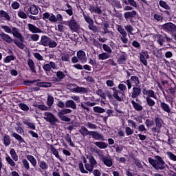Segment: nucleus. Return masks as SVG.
Wrapping results in <instances>:
<instances>
[{
  "mask_svg": "<svg viewBox=\"0 0 176 176\" xmlns=\"http://www.w3.org/2000/svg\"><path fill=\"white\" fill-rule=\"evenodd\" d=\"M87 159L89 160V163L87 162V160H86V158H83V163L85 164V166L82 162L78 164V168L82 174H89V172L92 173L93 170H94V166L96 164H97V161L96 160V158L93 157V155H87Z\"/></svg>",
  "mask_w": 176,
  "mask_h": 176,
  "instance_id": "1",
  "label": "nucleus"
},
{
  "mask_svg": "<svg viewBox=\"0 0 176 176\" xmlns=\"http://www.w3.org/2000/svg\"><path fill=\"white\" fill-rule=\"evenodd\" d=\"M155 159L153 160L152 157H148V163L155 168V170H164V168H168V165L166 164L164 160L162 157L157 155Z\"/></svg>",
  "mask_w": 176,
  "mask_h": 176,
  "instance_id": "2",
  "label": "nucleus"
},
{
  "mask_svg": "<svg viewBox=\"0 0 176 176\" xmlns=\"http://www.w3.org/2000/svg\"><path fill=\"white\" fill-rule=\"evenodd\" d=\"M10 154L11 157L9 155H7L6 157V161L11 167H16V162H14L19 161V155L16 153V150H14V148H11L10 150Z\"/></svg>",
  "mask_w": 176,
  "mask_h": 176,
  "instance_id": "3",
  "label": "nucleus"
},
{
  "mask_svg": "<svg viewBox=\"0 0 176 176\" xmlns=\"http://www.w3.org/2000/svg\"><path fill=\"white\" fill-rule=\"evenodd\" d=\"M40 45L53 49L57 47V42L50 38V37L46 35H43L41 37Z\"/></svg>",
  "mask_w": 176,
  "mask_h": 176,
  "instance_id": "4",
  "label": "nucleus"
},
{
  "mask_svg": "<svg viewBox=\"0 0 176 176\" xmlns=\"http://www.w3.org/2000/svg\"><path fill=\"white\" fill-rule=\"evenodd\" d=\"M122 83H125V85L127 86L128 90H130L133 86V87L140 86V83H141V82H140V78L138 76H132L131 79H128L126 81H122Z\"/></svg>",
  "mask_w": 176,
  "mask_h": 176,
  "instance_id": "5",
  "label": "nucleus"
},
{
  "mask_svg": "<svg viewBox=\"0 0 176 176\" xmlns=\"http://www.w3.org/2000/svg\"><path fill=\"white\" fill-rule=\"evenodd\" d=\"M71 112H72V110L70 109H63L59 111L57 115L58 118H60L63 122H71V118L65 116V115H67V113H71Z\"/></svg>",
  "mask_w": 176,
  "mask_h": 176,
  "instance_id": "6",
  "label": "nucleus"
},
{
  "mask_svg": "<svg viewBox=\"0 0 176 176\" xmlns=\"http://www.w3.org/2000/svg\"><path fill=\"white\" fill-rule=\"evenodd\" d=\"M44 119L46 122H49V123L52 126H54V124L58 122V119H57V118L50 112H45L44 113Z\"/></svg>",
  "mask_w": 176,
  "mask_h": 176,
  "instance_id": "7",
  "label": "nucleus"
},
{
  "mask_svg": "<svg viewBox=\"0 0 176 176\" xmlns=\"http://www.w3.org/2000/svg\"><path fill=\"white\" fill-rule=\"evenodd\" d=\"M99 156H100V160H102L103 164L107 166V167H112L113 166V159L110 156H105L102 153H99Z\"/></svg>",
  "mask_w": 176,
  "mask_h": 176,
  "instance_id": "8",
  "label": "nucleus"
},
{
  "mask_svg": "<svg viewBox=\"0 0 176 176\" xmlns=\"http://www.w3.org/2000/svg\"><path fill=\"white\" fill-rule=\"evenodd\" d=\"M70 91L72 93H79L80 94H85L89 92V89L85 87H78L76 85H72Z\"/></svg>",
  "mask_w": 176,
  "mask_h": 176,
  "instance_id": "9",
  "label": "nucleus"
},
{
  "mask_svg": "<svg viewBox=\"0 0 176 176\" xmlns=\"http://www.w3.org/2000/svg\"><path fill=\"white\" fill-rule=\"evenodd\" d=\"M162 30L166 31V32H176V25L171 23H166L162 25Z\"/></svg>",
  "mask_w": 176,
  "mask_h": 176,
  "instance_id": "10",
  "label": "nucleus"
},
{
  "mask_svg": "<svg viewBox=\"0 0 176 176\" xmlns=\"http://www.w3.org/2000/svg\"><path fill=\"white\" fill-rule=\"evenodd\" d=\"M68 25L70 30L74 31V32H76L79 30V23H78V21L75 20L74 16H72L71 20L69 21Z\"/></svg>",
  "mask_w": 176,
  "mask_h": 176,
  "instance_id": "11",
  "label": "nucleus"
},
{
  "mask_svg": "<svg viewBox=\"0 0 176 176\" xmlns=\"http://www.w3.org/2000/svg\"><path fill=\"white\" fill-rule=\"evenodd\" d=\"M43 20H49L50 23H57L56 15H54L53 13L45 12L43 14Z\"/></svg>",
  "mask_w": 176,
  "mask_h": 176,
  "instance_id": "12",
  "label": "nucleus"
},
{
  "mask_svg": "<svg viewBox=\"0 0 176 176\" xmlns=\"http://www.w3.org/2000/svg\"><path fill=\"white\" fill-rule=\"evenodd\" d=\"M76 56L78 58V60H80V63H81V64H85V63H87V58L86 57V52H85V51H78Z\"/></svg>",
  "mask_w": 176,
  "mask_h": 176,
  "instance_id": "13",
  "label": "nucleus"
},
{
  "mask_svg": "<svg viewBox=\"0 0 176 176\" xmlns=\"http://www.w3.org/2000/svg\"><path fill=\"white\" fill-rule=\"evenodd\" d=\"M126 60H127V54L125 52H121L118 54L117 56V63L118 64H124L126 63Z\"/></svg>",
  "mask_w": 176,
  "mask_h": 176,
  "instance_id": "14",
  "label": "nucleus"
},
{
  "mask_svg": "<svg viewBox=\"0 0 176 176\" xmlns=\"http://www.w3.org/2000/svg\"><path fill=\"white\" fill-rule=\"evenodd\" d=\"M52 68V69H57V65L54 62L52 61L43 66V69H44L45 72H50Z\"/></svg>",
  "mask_w": 176,
  "mask_h": 176,
  "instance_id": "15",
  "label": "nucleus"
},
{
  "mask_svg": "<svg viewBox=\"0 0 176 176\" xmlns=\"http://www.w3.org/2000/svg\"><path fill=\"white\" fill-rule=\"evenodd\" d=\"M148 58H149V54L148 52H144L142 54H140V61L145 67H148V61L146 60Z\"/></svg>",
  "mask_w": 176,
  "mask_h": 176,
  "instance_id": "16",
  "label": "nucleus"
},
{
  "mask_svg": "<svg viewBox=\"0 0 176 176\" xmlns=\"http://www.w3.org/2000/svg\"><path fill=\"white\" fill-rule=\"evenodd\" d=\"M28 28L30 32L32 34H41L42 33V30L39 29V28L36 27L34 25H32L31 23L28 24Z\"/></svg>",
  "mask_w": 176,
  "mask_h": 176,
  "instance_id": "17",
  "label": "nucleus"
},
{
  "mask_svg": "<svg viewBox=\"0 0 176 176\" xmlns=\"http://www.w3.org/2000/svg\"><path fill=\"white\" fill-rule=\"evenodd\" d=\"M142 93L144 96H147L146 97H148L149 98H154L156 100V95L155 94V91L152 89H143Z\"/></svg>",
  "mask_w": 176,
  "mask_h": 176,
  "instance_id": "18",
  "label": "nucleus"
},
{
  "mask_svg": "<svg viewBox=\"0 0 176 176\" xmlns=\"http://www.w3.org/2000/svg\"><path fill=\"white\" fill-rule=\"evenodd\" d=\"M0 38L7 43H12L13 42L12 37L3 32H0Z\"/></svg>",
  "mask_w": 176,
  "mask_h": 176,
  "instance_id": "19",
  "label": "nucleus"
},
{
  "mask_svg": "<svg viewBox=\"0 0 176 176\" xmlns=\"http://www.w3.org/2000/svg\"><path fill=\"white\" fill-rule=\"evenodd\" d=\"M141 94V88L140 87H133L131 92V98H137Z\"/></svg>",
  "mask_w": 176,
  "mask_h": 176,
  "instance_id": "20",
  "label": "nucleus"
},
{
  "mask_svg": "<svg viewBox=\"0 0 176 176\" xmlns=\"http://www.w3.org/2000/svg\"><path fill=\"white\" fill-rule=\"evenodd\" d=\"M137 16V12L135 10L128 11L124 14V17L126 20L129 19H134Z\"/></svg>",
  "mask_w": 176,
  "mask_h": 176,
  "instance_id": "21",
  "label": "nucleus"
},
{
  "mask_svg": "<svg viewBox=\"0 0 176 176\" xmlns=\"http://www.w3.org/2000/svg\"><path fill=\"white\" fill-rule=\"evenodd\" d=\"M89 135H91L93 138L98 141H100V140L104 141V136L97 131H91V133Z\"/></svg>",
  "mask_w": 176,
  "mask_h": 176,
  "instance_id": "22",
  "label": "nucleus"
},
{
  "mask_svg": "<svg viewBox=\"0 0 176 176\" xmlns=\"http://www.w3.org/2000/svg\"><path fill=\"white\" fill-rule=\"evenodd\" d=\"M79 133L82 135V137H86L87 135H90L91 131H89V129H87L85 126H81Z\"/></svg>",
  "mask_w": 176,
  "mask_h": 176,
  "instance_id": "23",
  "label": "nucleus"
},
{
  "mask_svg": "<svg viewBox=\"0 0 176 176\" xmlns=\"http://www.w3.org/2000/svg\"><path fill=\"white\" fill-rule=\"evenodd\" d=\"M160 107L162 108V111L166 112L167 113H170V112H171V107H170V105L164 102H160Z\"/></svg>",
  "mask_w": 176,
  "mask_h": 176,
  "instance_id": "24",
  "label": "nucleus"
},
{
  "mask_svg": "<svg viewBox=\"0 0 176 176\" xmlns=\"http://www.w3.org/2000/svg\"><path fill=\"white\" fill-rule=\"evenodd\" d=\"M11 34H12L14 38H18V39H21L23 38V36H21V34L20 33V30L16 27H12V32Z\"/></svg>",
  "mask_w": 176,
  "mask_h": 176,
  "instance_id": "25",
  "label": "nucleus"
},
{
  "mask_svg": "<svg viewBox=\"0 0 176 176\" xmlns=\"http://www.w3.org/2000/svg\"><path fill=\"white\" fill-rule=\"evenodd\" d=\"M112 90L113 91V98H115V100H116L117 101H122L123 100V98L119 96V93H120V91L116 89V88L113 87L112 88Z\"/></svg>",
  "mask_w": 176,
  "mask_h": 176,
  "instance_id": "26",
  "label": "nucleus"
},
{
  "mask_svg": "<svg viewBox=\"0 0 176 176\" xmlns=\"http://www.w3.org/2000/svg\"><path fill=\"white\" fill-rule=\"evenodd\" d=\"M66 108H71L72 109H76V103L72 100H68L65 103Z\"/></svg>",
  "mask_w": 176,
  "mask_h": 176,
  "instance_id": "27",
  "label": "nucleus"
},
{
  "mask_svg": "<svg viewBox=\"0 0 176 176\" xmlns=\"http://www.w3.org/2000/svg\"><path fill=\"white\" fill-rule=\"evenodd\" d=\"M26 158L33 167H36V164H38V162H36V159L33 155H27Z\"/></svg>",
  "mask_w": 176,
  "mask_h": 176,
  "instance_id": "28",
  "label": "nucleus"
},
{
  "mask_svg": "<svg viewBox=\"0 0 176 176\" xmlns=\"http://www.w3.org/2000/svg\"><path fill=\"white\" fill-rule=\"evenodd\" d=\"M155 122L156 127H158V129H162V126H163V123H164V122L163 121V119H162V118L159 116H157V117H155Z\"/></svg>",
  "mask_w": 176,
  "mask_h": 176,
  "instance_id": "29",
  "label": "nucleus"
},
{
  "mask_svg": "<svg viewBox=\"0 0 176 176\" xmlns=\"http://www.w3.org/2000/svg\"><path fill=\"white\" fill-rule=\"evenodd\" d=\"M0 19H5L8 21H10V16L9 14L5 10H0Z\"/></svg>",
  "mask_w": 176,
  "mask_h": 176,
  "instance_id": "30",
  "label": "nucleus"
},
{
  "mask_svg": "<svg viewBox=\"0 0 176 176\" xmlns=\"http://www.w3.org/2000/svg\"><path fill=\"white\" fill-rule=\"evenodd\" d=\"M94 145L100 148V149H105L108 148V144L104 142H95Z\"/></svg>",
  "mask_w": 176,
  "mask_h": 176,
  "instance_id": "31",
  "label": "nucleus"
},
{
  "mask_svg": "<svg viewBox=\"0 0 176 176\" xmlns=\"http://www.w3.org/2000/svg\"><path fill=\"white\" fill-rule=\"evenodd\" d=\"M28 65H29L30 69L35 74L36 72V69H35V63H34V60L32 59H29L28 60Z\"/></svg>",
  "mask_w": 176,
  "mask_h": 176,
  "instance_id": "32",
  "label": "nucleus"
},
{
  "mask_svg": "<svg viewBox=\"0 0 176 176\" xmlns=\"http://www.w3.org/2000/svg\"><path fill=\"white\" fill-rule=\"evenodd\" d=\"M131 102L135 111H142V109H144V107H142V105L140 104L139 103H137L135 101L131 100Z\"/></svg>",
  "mask_w": 176,
  "mask_h": 176,
  "instance_id": "33",
  "label": "nucleus"
},
{
  "mask_svg": "<svg viewBox=\"0 0 176 176\" xmlns=\"http://www.w3.org/2000/svg\"><path fill=\"white\" fill-rule=\"evenodd\" d=\"M111 57V54L107 52H103L98 55V60H108Z\"/></svg>",
  "mask_w": 176,
  "mask_h": 176,
  "instance_id": "34",
  "label": "nucleus"
},
{
  "mask_svg": "<svg viewBox=\"0 0 176 176\" xmlns=\"http://www.w3.org/2000/svg\"><path fill=\"white\" fill-rule=\"evenodd\" d=\"M0 28L3 30L4 32L6 34H12V28L7 25H1Z\"/></svg>",
  "mask_w": 176,
  "mask_h": 176,
  "instance_id": "35",
  "label": "nucleus"
},
{
  "mask_svg": "<svg viewBox=\"0 0 176 176\" xmlns=\"http://www.w3.org/2000/svg\"><path fill=\"white\" fill-rule=\"evenodd\" d=\"M3 141L5 146H9V145L11 144L10 136L8 135H4Z\"/></svg>",
  "mask_w": 176,
  "mask_h": 176,
  "instance_id": "36",
  "label": "nucleus"
},
{
  "mask_svg": "<svg viewBox=\"0 0 176 176\" xmlns=\"http://www.w3.org/2000/svg\"><path fill=\"white\" fill-rule=\"evenodd\" d=\"M116 27L118 32H120L122 36H127V32H126V30H124L122 25H116Z\"/></svg>",
  "mask_w": 176,
  "mask_h": 176,
  "instance_id": "37",
  "label": "nucleus"
},
{
  "mask_svg": "<svg viewBox=\"0 0 176 176\" xmlns=\"http://www.w3.org/2000/svg\"><path fill=\"white\" fill-rule=\"evenodd\" d=\"M27 36H28V38H30V39L32 41H33V42H38V41H39V35L38 34H28Z\"/></svg>",
  "mask_w": 176,
  "mask_h": 176,
  "instance_id": "38",
  "label": "nucleus"
},
{
  "mask_svg": "<svg viewBox=\"0 0 176 176\" xmlns=\"http://www.w3.org/2000/svg\"><path fill=\"white\" fill-rule=\"evenodd\" d=\"M11 137H13L14 138H15V140L19 141V142H24V139H23V137H21V135H19L16 132H13L11 134Z\"/></svg>",
  "mask_w": 176,
  "mask_h": 176,
  "instance_id": "39",
  "label": "nucleus"
},
{
  "mask_svg": "<svg viewBox=\"0 0 176 176\" xmlns=\"http://www.w3.org/2000/svg\"><path fill=\"white\" fill-rule=\"evenodd\" d=\"M111 4L113 8H116L117 9H122V4L120 3V1L118 0H111Z\"/></svg>",
  "mask_w": 176,
  "mask_h": 176,
  "instance_id": "40",
  "label": "nucleus"
},
{
  "mask_svg": "<svg viewBox=\"0 0 176 176\" xmlns=\"http://www.w3.org/2000/svg\"><path fill=\"white\" fill-rule=\"evenodd\" d=\"M30 12L31 14H33L34 16H36L38 13H39V11L38 10V8L35 6V5H32L30 8Z\"/></svg>",
  "mask_w": 176,
  "mask_h": 176,
  "instance_id": "41",
  "label": "nucleus"
},
{
  "mask_svg": "<svg viewBox=\"0 0 176 176\" xmlns=\"http://www.w3.org/2000/svg\"><path fill=\"white\" fill-rule=\"evenodd\" d=\"M93 110L96 113H104V112H105V109L98 106L93 107Z\"/></svg>",
  "mask_w": 176,
  "mask_h": 176,
  "instance_id": "42",
  "label": "nucleus"
},
{
  "mask_svg": "<svg viewBox=\"0 0 176 176\" xmlns=\"http://www.w3.org/2000/svg\"><path fill=\"white\" fill-rule=\"evenodd\" d=\"M124 30L128 32V34H130V35H133V32L134 31V28L131 26V25H126L124 26Z\"/></svg>",
  "mask_w": 176,
  "mask_h": 176,
  "instance_id": "43",
  "label": "nucleus"
},
{
  "mask_svg": "<svg viewBox=\"0 0 176 176\" xmlns=\"http://www.w3.org/2000/svg\"><path fill=\"white\" fill-rule=\"evenodd\" d=\"M159 4H160V6H161V8H163L166 10H170V7L168 6V4H167L166 1L161 0L160 1Z\"/></svg>",
  "mask_w": 176,
  "mask_h": 176,
  "instance_id": "44",
  "label": "nucleus"
},
{
  "mask_svg": "<svg viewBox=\"0 0 176 176\" xmlns=\"http://www.w3.org/2000/svg\"><path fill=\"white\" fill-rule=\"evenodd\" d=\"M38 164H39L40 168H41V170H43V171L49 168V166L46 164V162L45 161H41L40 162H38Z\"/></svg>",
  "mask_w": 176,
  "mask_h": 176,
  "instance_id": "45",
  "label": "nucleus"
},
{
  "mask_svg": "<svg viewBox=\"0 0 176 176\" xmlns=\"http://www.w3.org/2000/svg\"><path fill=\"white\" fill-rule=\"evenodd\" d=\"M90 12H94V13H98V14H101L102 11L98 7L90 6L89 7Z\"/></svg>",
  "mask_w": 176,
  "mask_h": 176,
  "instance_id": "46",
  "label": "nucleus"
},
{
  "mask_svg": "<svg viewBox=\"0 0 176 176\" xmlns=\"http://www.w3.org/2000/svg\"><path fill=\"white\" fill-rule=\"evenodd\" d=\"M102 49L104 52H107L109 54H111L112 53V49L111 48V47H109V45L107 44L102 45Z\"/></svg>",
  "mask_w": 176,
  "mask_h": 176,
  "instance_id": "47",
  "label": "nucleus"
},
{
  "mask_svg": "<svg viewBox=\"0 0 176 176\" xmlns=\"http://www.w3.org/2000/svg\"><path fill=\"white\" fill-rule=\"evenodd\" d=\"M146 101L147 104L148 105V107H153V106H155V104H156L155 100H153V99H152L149 97L146 98Z\"/></svg>",
  "mask_w": 176,
  "mask_h": 176,
  "instance_id": "48",
  "label": "nucleus"
},
{
  "mask_svg": "<svg viewBox=\"0 0 176 176\" xmlns=\"http://www.w3.org/2000/svg\"><path fill=\"white\" fill-rule=\"evenodd\" d=\"M65 138L67 142L69 144L70 146H75V144L72 142V139H71V136H69V134H66Z\"/></svg>",
  "mask_w": 176,
  "mask_h": 176,
  "instance_id": "49",
  "label": "nucleus"
},
{
  "mask_svg": "<svg viewBox=\"0 0 176 176\" xmlns=\"http://www.w3.org/2000/svg\"><path fill=\"white\" fill-rule=\"evenodd\" d=\"M166 155L170 160H172L173 162H176V155L174 153L168 151L166 153Z\"/></svg>",
  "mask_w": 176,
  "mask_h": 176,
  "instance_id": "50",
  "label": "nucleus"
},
{
  "mask_svg": "<svg viewBox=\"0 0 176 176\" xmlns=\"http://www.w3.org/2000/svg\"><path fill=\"white\" fill-rule=\"evenodd\" d=\"M79 107H80L82 111H89L87 102H80Z\"/></svg>",
  "mask_w": 176,
  "mask_h": 176,
  "instance_id": "51",
  "label": "nucleus"
},
{
  "mask_svg": "<svg viewBox=\"0 0 176 176\" xmlns=\"http://www.w3.org/2000/svg\"><path fill=\"white\" fill-rule=\"evenodd\" d=\"M86 127H87V129H90L91 130H96L97 129V125H96L95 124H93L91 122H87L85 124Z\"/></svg>",
  "mask_w": 176,
  "mask_h": 176,
  "instance_id": "52",
  "label": "nucleus"
},
{
  "mask_svg": "<svg viewBox=\"0 0 176 176\" xmlns=\"http://www.w3.org/2000/svg\"><path fill=\"white\" fill-rule=\"evenodd\" d=\"M23 124L28 126V127L30 129H32V130H35V129H36V127L35 126V124L34 123L28 122V121H23Z\"/></svg>",
  "mask_w": 176,
  "mask_h": 176,
  "instance_id": "53",
  "label": "nucleus"
},
{
  "mask_svg": "<svg viewBox=\"0 0 176 176\" xmlns=\"http://www.w3.org/2000/svg\"><path fill=\"white\" fill-rule=\"evenodd\" d=\"M157 42L160 46H163V43L165 42L164 36L162 35L159 34L157 36Z\"/></svg>",
  "mask_w": 176,
  "mask_h": 176,
  "instance_id": "54",
  "label": "nucleus"
},
{
  "mask_svg": "<svg viewBox=\"0 0 176 176\" xmlns=\"http://www.w3.org/2000/svg\"><path fill=\"white\" fill-rule=\"evenodd\" d=\"M14 43L18 47H19V49H21V50H24L25 49V45H24L22 42L19 41H15Z\"/></svg>",
  "mask_w": 176,
  "mask_h": 176,
  "instance_id": "55",
  "label": "nucleus"
},
{
  "mask_svg": "<svg viewBox=\"0 0 176 176\" xmlns=\"http://www.w3.org/2000/svg\"><path fill=\"white\" fill-rule=\"evenodd\" d=\"M18 126L15 127V130L19 134H23L24 133V130H23V128L21 127V124L20 122L16 123Z\"/></svg>",
  "mask_w": 176,
  "mask_h": 176,
  "instance_id": "56",
  "label": "nucleus"
},
{
  "mask_svg": "<svg viewBox=\"0 0 176 176\" xmlns=\"http://www.w3.org/2000/svg\"><path fill=\"white\" fill-rule=\"evenodd\" d=\"M83 16L85 21L88 23L89 25H90L91 24H94V21L92 20L91 18H90V16L86 14H83Z\"/></svg>",
  "mask_w": 176,
  "mask_h": 176,
  "instance_id": "57",
  "label": "nucleus"
},
{
  "mask_svg": "<svg viewBox=\"0 0 176 176\" xmlns=\"http://www.w3.org/2000/svg\"><path fill=\"white\" fill-rule=\"evenodd\" d=\"M54 102V98L53 96L49 95L47 96V105L48 107H52L53 105V103Z\"/></svg>",
  "mask_w": 176,
  "mask_h": 176,
  "instance_id": "58",
  "label": "nucleus"
},
{
  "mask_svg": "<svg viewBox=\"0 0 176 176\" xmlns=\"http://www.w3.org/2000/svg\"><path fill=\"white\" fill-rule=\"evenodd\" d=\"M69 58H71L69 54H63L61 56L62 61H69Z\"/></svg>",
  "mask_w": 176,
  "mask_h": 176,
  "instance_id": "59",
  "label": "nucleus"
},
{
  "mask_svg": "<svg viewBox=\"0 0 176 176\" xmlns=\"http://www.w3.org/2000/svg\"><path fill=\"white\" fill-rule=\"evenodd\" d=\"M56 77L58 78V79H59V80H62V79H64V78H65V75L63 72L58 71L56 72Z\"/></svg>",
  "mask_w": 176,
  "mask_h": 176,
  "instance_id": "60",
  "label": "nucleus"
},
{
  "mask_svg": "<svg viewBox=\"0 0 176 176\" xmlns=\"http://www.w3.org/2000/svg\"><path fill=\"white\" fill-rule=\"evenodd\" d=\"M125 133L126 135H132V134H134V130L129 126H126L125 127Z\"/></svg>",
  "mask_w": 176,
  "mask_h": 176,
  "instance_id": "61",
  "label": "nucleus"
},
{
  "mask_svg": "<svg viewBox=\"0 0 176 176\" xmlns=\"http://www.w3.org/2000/svg\"><path fill=\"white\" fill-rule=\"evenodd\" d=\"M18 16L20 17V19H27L28 17L27 14L23 10L18 11Z\"/></svg>",
  "mask_w": 176,
  "mask_h": 176,
  "instance_id": "62",
  "label": "nucleus"
},
{
  "mask_svg": "<svg viewBox=\"0 0 176 176\" xmlns=\"http://www.w3.org/2000/svg\"><path fill=\"white\" fill-rule=\"evenodd\" d=\"M19 107L22 109V111H30V107L24 103H20Z\"/></svg>",
  "mask_w": 176,
  "mask_h": 176,
  "instance_id": "63",
  "label": "nucleus"
},
{
  "mask_svg": "<svg viewBox=\"0 0 176 176\" xmlns=\"http://www.w3.org/2000/svg\"><path fill=\"white\" fill-rule=\"evenodd\" d=\"M22 164L23 167H25V170H28L30 168V162L25 159L22 160Z\"/></svg>",
  "mask_w": 176,
  "mask_h": 176,
  "instance_id": "64",
  "label": "nucleus"
}]
</instances>
